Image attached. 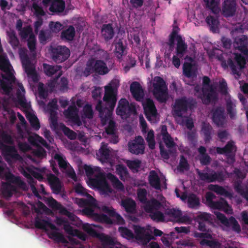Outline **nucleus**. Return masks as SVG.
Instances as JSON below:
<instances>
[{
  "label": "nucleus",
  "instance_id": "1",
  "mask_svg": "<svg viewBox=\"0 0 248 248\" xmlns=\"http://www.w3.org/2000/svg\"><path fill=\"white\" fill-rule=\"evenodd\" d=\"M153 86L154 97L159 103H166L169 99V93L168 87L163 79L160 77H155Z\"/></svg>",
  "mask_w": 248,
  "mask_h": 248
},
{
  "label": "nucleus",
  "instance_id": "2",
  "mask_svg": "<svg viewBox=\"0 0 248 248\" xmlns=\"http://www.w3.org/2000/svg\"><path fill=\"white\" fill-rule=\"evenodd\" d=\"M103 100L106 103V107H104L102 101H99L96 104L95 109L99 112V115L101 121L106 122L111 117L117 101L110 99L106 100L104 98H103Z\"/></svg>",
  "mask_w": 248,
  "mask_h": 248
},
{
  "label": "nucleus",
  "instance_id": "3",
  "mask_svg": "<svg viewBox=\"0 0 248 248\" xmlns=\"http://www.w3.org/2000/svg\"><path fill=\"white\" fill-rule=\"evenodd\" d=\"M207 169L209 170L208 172L205 170L202 171L197 169L196 171L200 179L208 183L215 182H221L225 179V174L222 171H215L214 170Z\"/></svg>",
  "mask_w": 248,
  "mask_h": 248
},
{
  "label": "nucleus",
  "instance_id": "4",
  "mask_svg": "<svg viewBox=\"0 0 248 248\" xmlns=\"http://www.w3.org/2000/svg\"><path fill=\"white\" fill-rule=\"evenodd\" d=\"M196 103L192 99L183 97L175 100L173 107V115L182 117L183 114L187 112L188 109H192Z\"/></svg>",
  "mask_w": 248,
  "mask_h": 248
},
{
  "label": "nucleus",
  "instance_id": "5",
  "mask_svg": "<svg viewBox=\"0 0 248 248\" xmlns=\"http://www.w3.org/2000/svg\"><path fill=\"white\" fill-rule=\"evenodd\" d=\"M83 228L84 231L90 235L98 238L101 242L104 248L108 246V248H122L114 247L115 242L111 236L104 233H98L95 230L92 228L89 224L84 225Z\"/></svg>",
  "mask_w": 248,
  "mask_h": 248
},
{
  "label": "nucleus",
  "instance_id": "6",
  "mask_svg": "<svg viewBox=\"0 0 248 248\" xmlns=\"http://www.w3.org/2000/svg\"><path fill=\"white\" fill-rule=\"evenodd\" d=\"M234 61L236 62V64H235L232 58H229L227 62L225 61L222 62V66L224 68H226L228 66H229L233 75L240 76V72L239 70H241L245 67L246 64V60L241 54L235 53Z\"/></svg>",
  "mask_w": 248,
  "mask_h": 248
},
{
  "label": "nucleus",
  "instance_id": "7",
  "mask_svg": "<svg viewBox=\"0 0 248 248\" xmlns=\"http://www.w3.org/2000/svg\"><path fill=\"white\" fill-rule=\"evenodd\" d=\"M215 198L216 196L213 193L208 192L206 193V201L212 208L223 211L227 214L232 213V210L231 207L224 199L220 198L217 201H214L213 199Z\"/></svg>",
  "mask_w": 248,
  "mask_h": 248
},
{
  "label": "nucleus",
  "instance_id": "8",
  "mask_svg": "<svg viewBox=\"0 0 248 248\" xmlns=\"http://www.w3.org/2000/svg\"><path fill=\"white\" fill-rule=\"evenodd\" d=\"M52 60L56 63H62L69 57L70 51L65 46H58L52 47L51 50Z\"/></svg>",
  "mask_w": 248,
  "mask_h": 248
},
{
  "label": "nucleus",
  "instance_id": "9",
  "mask_svg": "<svg viewBox=\"0 0 248 248\" xmlns=\"http://www.w3.org/2000/svg\"><path fill=\"white\" fill-rule=\"evenodd\" d=\"M136 111L135 106L133 104H130L126 98H121L118 102L116 113L118 115L127 118Z\"/></svg>",
  "mask_w": 248,
  "mask_h": 248
},
{
  "label": "nucleus",
  "instance_id": "10",
  "mask_svg": "<svg viewBox=\"0 0 248 248\" xmlns=\"http://www.w3.org/2000/svg\"><path fill=\"white\" fill-rule=\"evenodd\" d=\"M54 159L58 162L59 167L61 170L76 181L77 179L76 173L74 169L66 160L65 158L61 154H56L54 155Z\"/></svg>",
  "mask_w": 248,
  "mask_h": 248
},
{
  "label": "nucleus",
  "instance_id": "11",
  "mask_svg": "<svg viewBox=\"0 0 248 248\" xmlns=\"http://www.w3.org/2000/svg\"><path fill=\"white\" fill-rule=\"evenodd\" d=\"M90 181L93 186L96 187L104 193L107 194L111 192V189L103 174H97L94 178H91Z\"/></svg>",
  "mask_w": 248,
  "mask_h": 248
},
{
  "label": "nucleus",
  "instance_id": "12",
  "mask_svg": "<svg viewBox=\"0 0 248 248\" xmlns=\"http://www.w3.org/2000/svg\"><path fill=\"white\" fill-rule=\"evenodd\" d=\"M162 140L166 146L169 149V152L165 149L164 145L161 142L159 143V150L161 156L164 159H168L170 158L169 153H171L172 151L171 148L175 146V143L174 142L172 138L169 134H165L162 136Z\"/></svg>",
  "mask_w": 248,
  "mask_h": 248
},
{
  "label": "nucleus",
  "instance_id": "13",
  "mask_svg": "<svg viewBox=\"0 0 248 248\" xmlns=\"http://www.w3.org/2000/svg\"><path fill=\"white\" fill-rule=\"evenodd\" d=\"M143 108L147 119L151 123H155L158 113L153 101L150 99H148L143 105Z\"/></svg>",
  "mask_w": 248,
  "mask_h": 248
},
{
  "label": "nucleus",
  "instance_id": "14",
  "mask_svg": "<svg viewBox=\"0 0 248 248\" xmlns=\"http://www.w3.org/2000/svg\"><path fill=\"white\" fill-rule=\"evenodd\" d=\"M0 150L6 159L9 158L14 160H20L21 159V156L14 146L7 145L0 142Z\"/></svg>",
  "mask_w": 248,
  "mask_h": 248
},
{
  "label": "nucleus",
  "instance_id": "15",
  "mask_svg": "<svg viewBox=\"0 0 248 248\" xmlns=\"http://www.w3.org/2000/svg\"><path fill=\"white\" fill-rule=\"evenodd\" d=\"M119 86V81L114 79L109 85L105 87V92L103 98L106 100H117V88Z\"/></svg>",
  "mask_w": 248,
  "mask_h": 248
},
{
  "label": "nucleus",
  "instance_id": "16",
  "mask_svg": "<svg viewBox=\"0 0 248 248\" xmlns=\"http://www.w3.org/2000/svg\"><path fill=\"white\" fill-rule=\"evenodd\" d=\"M4 73L1 74L2 79L0 78V85L3 91L8 93L11 89L9 84L15 83L16 78L10 70Z\"/></svg>",
  "mask_w": 248,
  "mask_h": 248
},
{
  "label": "nucleus",
  "instance_id": "17",
  "mask_svg": "<svg viewBox=\"0 0 248 248\" xmlns=\"http://www.w3.org/2000/svg\"><path fill=\"white\" fill-rule=\"evenodd\" d=\"M48 204L50 207L58 210L61 214L66 216L70 220H75L76 217V215L73 213L69 211L66 207L62 205L53 198L49 199L48 201Z\"/></svg>",
  "mask_w": 248,
  "mask_h": 248
},
{
  "label": "nucleus",
  "instance_id": "18",
  "mask_svg": "<svg viewBox=\"0 0 248 248\" xmlns=\"http://www.w3.org/2000/svg\"><path fill=\"white\" fill-rule=\"evenodd\" d=\"M78 109L75 105H71L64 110L63 113L67 119L79 126L82 125V123L78 116Z\"/></svg>",
  "mask_w": 248,
  "mask_h": 248
},
{
  "label": "nucleus",
  "instance_id": "19",
  "mask_svg": "<svg viewBox=\"0 0 248 248\" xmlns=\"http://www.w3.org/2000/svg\"><path fill=\"white\" fill-rule=\"evenodd\" d=\"M43 69L45 73L48 76L50 77L55 74H58L56 79L55 78L54 81L49 83L48 85L50 87H54L56 80L62 75V66L58 65H52L46 63H44Z\"/></svg>",
  "mask_w": 248,
  "mask_h": 248
},
{
  "label": "nucleus",
  "instance_id": "20",
  "mask_svg": "<svg viewBox=\"0 0 248 248\" xmlns=\"http://www.w3.org/2000/svg\"><path fill=\"white\" fill-rule=\"evenodd\" d=\"M202 99L203 103L206 105L217 100V94L213 85H210V88H203Z\"/></svg>",
  "mask_w": 248,
  "mask_h": 248
},
{
  "label": "nucleus",
  "instance_id": "21",
  "mask_svg": "<svg viewBox=\"0 0 248 248\" xmlns=\"http://www.w3.org/2000/svg\"><path fill=\"white\" fill-rule=\"evenodd\" d=\"M236 0H224L222 5V14L225 17L233 16L236 12Z\"/></svg>",
  "mask_w": 248,
  "mask_h": 248
},
{
  "label": "nucleus",
  "instance_id": "22",
  "mask_svg": "<svg viewBox=\"0 0 248 248\" xmlns=\"http://www.w3.org/2000/svg\"><path fill=\"white\" fill-rule=\"evenodd\" d=\"M130 91L135 99L137 101H141L143 100L144 93L143 90L137 81L133 82L130 86Z\"/></svg>",
  "mask_w": 248,
  "mask_h": 248
},
{
  "label": "nucleus",
  "instance_id": "23",
  "mask_svg": "<svg viewBox=\"0 0 248 248\" xmlns=\"http://www.w3.org/2000/svg\"><path fill=\"white\" fill-rule=\"evenodd\" d=\"M47 179L53 193L56 194H59L62 189L60 179L52 173H49L47 175Z\"/></svg>",
  "mask_w": 248,
  "mask_h": 248
},
{
  "label": "nucleus",
  "instance_id": "24",
  "mask_svg": "<svg viewBox=\"0 0 248 248\" xmlns=\"http://www.w3.org/2000/svg\"><path fill=\"white\" fill-rule=\"evenodd\" d=\"M212 119L214 123L217 126H221L224 124L225 117L224 109L220 107H217L212 110Z\"/></svg>",
  "mask_w": 248,
  "mask_h": 248
},
{
  "label": "nucleus",
  "instance_id": "25",
  "mask_svg": "<svg viewBox=\"0 0 248 248\" xmlns=\"http://www.w3.org/2000/svg\"><path fill=\"white\" fill-rule=\"evenodd\" d=\"M65 8V3L63 0H54L49 8L50 12L53 15H61Z\"/></svg>",
  "mask_w": 248,
  "mask_h": 248
},
{
  "label": "nucleus",
  "instance_id": "26",
  "mask_svg": "<svg viewBox=\"0 0 248 248\" xmlns=\"http://www.w3.org/2000/svg\"><path fill=\"white\" fill-rule=\"evenodd\" d=\"M92 59L95 73L100 75H104L108 73L109 70L107 64L103 60H96L94 58H92Z\"/></svg>",
  "mask_w": 248,
  "mask_h": 248
},
{
  "label": "nucleus",
  "instance_id": "27",
  "mask_svg": "<svg viewBox=\"0 0 248 248\" xmlns=\"http://www.w3.org/2000/svg\"><path fill=\"white\" fill-rule=\"evenodd\" d=\"M233 46L242 53L248 48V37L242 35L237 36L234 39Z\"/></svg>",
  "mask_w": 248,
  "mask_h": 248
},
{
  "label": "nucleus",
  "instance_id": "28",
  "mask_svg": "<svg viewBox=\"0 0 248 248\" xmlns=\"http://www.w3.org/2000/svg\"><path fill=\"white\" fill-rule=\"evenodd\" d=\"M144 204V210L149 214L155 211L159 210L162 206V204L154 198L147 201Z\"/></svg>",
  "mask_w": 248,
  "mask_h": 248
},
{
  "label": "nucleus",
  "instance_id": "29",
  "mask_svg": "<svg viewBox=\"0 0 248 248\" xmlns=\"http://www.w3.org/2000/svg\"><path fill=\"white\" fill-rule=\"evenodd\" d=\"M101 33L105 41H108L112 39L114 35V31L112 24H103L101 27Z\"/></svg>",
  "mask_w": 248,
  "mask_h": 248
},
{
  "label": "nucleus",
  "instance_id": "30",
  "mask_svg": "<svg viewBox=\"0 0 248 248\" xmlns=\"http://www.w3.org/2000/svg\"><path fill=\"white\" fill-rule=\"evenodd\" d=\"M34 225L35 228L39 229L47 230V227H49L52 230L57 231L58 229L50 221L36 217L35 219Z\"/></svg>",
  "mask_w": 248,
  "mask_h": 248
},
{
  "label": "nucleus",
  "instance_id": "31",
  "mask_svg": "<svg viewBox=\"0 0 248 248\" xmlns=\"http://www.w3.org/2000/svg\"><path fill=\"white\" fill-rule=\"evenodd\" d=\"M187 50V45L181 36H177V42L176 44V53L177 56L182 58L186 53Z\"/></svg>",
  "mask_w": 248,
  "mask_h": 248
},
{
  "label": "nucleus",
  "instance_id": "32",
  "mask_svg": "<svg viewBox=\"0 0 248 248\" xmlns=\"http://www.w3.org/2000/svg\"><path fill=\"white\" fill-rule=\"evenodd\" d=\"M110 153V151L108 147V145L102 143L100 149L96 153V155L98 159L101 162H106L109 158Z\"/></svg>",
  "mask_w": 248,
  "mask_h": 248
},
{
  "label": "nucleus",
  "instance_id": "33",
  "mask_svg": "<svg viewBox=\"0 0 248 248\" xmlns=\"http://www.w3.org/2000/svg\"><path fill=\"white\" fill-rule=\"evenodd\" d=\"M16 190L15 186L8 183H3L1 187V192L2 196L5 199L11 198Z\"/></svg>",
  "mask_w": 248,
  "mask_h": 248
},
{
  "label": "nucleus",
  "instance_id": "34",
  "mask_svg": "<svg viewBox=\"0 0 248 248\" xmlns=\"http://www.w3.org/2000/svg\"><path fill=\"white\" fill-rule=\"evenodd\" d=\"M64 230L69 235L77 236L79 239L83 241H85L87 239V236L85 233L77 229H74L70 225H65Z\"/></svg>",
  "mask_w": 248,
  "mask_h": 248
},
{
  "label": "nucleus",
  "instance_id": "35",
  "mask_svg": "<svg viewBox=\"0 0 248 248\" xmlns=\"http://www.w3.org/2000/svg\"><path fill=\"white\" fill-rule=\"evenodd\" d=\"M148 180L152 187L157 190L160 189V180L157 172L155 170H152L150 171Z\"/></svg>",
  "mask_w": 248,
  "mask_h": 248
},
{
  "label": "nucleus",
  "instance_id": "36",
  "mask_svg": "<svg viewBox=\"0 0 248 248\" xmlns=\"http://www.w3.org/2000/svg\"><path fill=\"white\" fill-rule=\"evenodd\" d=\"M202 132L204 135V140L205 142H209L212 139L213 128L209 124L202 122Z\"/></svg>",
  "mask_w": 248,
  "mask_h": 248
},
{
  "label": "nucleus",
  "instance_id": "37",
  "mask_svg": "<svg viewBox=\"0 0 248 248\" xmlns=\"http://www.w3.org/2000/svg\"><path fill=\"white\" fill-rule=\"evenodd\" d=\"M75 34V28L73 26L70 25L66 29L62 31L61 37L62 40L71 41L73 40Z\"/></svg>",
  "mask_w": 248,
  "mask_h": 248
},
{
  "label": "nucleus",
  "instance_id": "38",
  "mask_svg": "<svg viewBox=\"0 0 248 248\" xmlns=\"http://www.w3.org/2000/svg\"><path fill=\"white\" fill-rule=\"evenodd\" d=\"M121 205L127 213H134L136 211V202L132 199L128 198L123 200Z\"/></svg>",
  "mask_w": 248,
  "mask_h": 248
},
{
  "label": "nucleus",
  "instance_id": "39",
  "mask_svg": "<svg viewBox=\"0 0 248 248\" xmlns=\"http://www.w3.org/2000/svg\"><path fill=\"white\" fill-rule=\"evenodd\" d=\"M187 206L191 209H197L200 205V199L196 195L191 193L188 195Z\"/></svg>",
  "mask_w": 248,
  "mask_h": 248
},
{
  "label": "nucleus",
  "instance_id": "40",
  "mask_svg": "<svg viewBox=\"0 0 248 248\" xmlns=\"http://www.w3.org/2000/svg\"><path fill=\"white\" fill-rule=\"evenodd\" d=\"M224 148L227 158L230 159L232 162L233 163L235 161L234 156L231 154L233 150H236V147L234 144V142L232 141L228 142Z\"/></svg>",
  "mask_w": 248,
  "mask_h": 248
},
{
  "label": "nucleus",
  "instance_id": "41",
  "mask_svg": "<svg viewBox=\"0 0 248 248\" xmlns=\"http://www.w3.org/2000/svg\"><path fill=\"white\" fill-rule=\"evenodd\" d=\"M206 22L210 26V30L214 33L216 32L218 28L219 21L218 19L213 16H209L206 17Z\"/></svg>",
  "mask_w": 248,
  "mask_h": 248
},
{
  "label": "nucleus",
  "instance_id": "42",
  "mask_svg": "<svg viewBox=\"0 0 248 248\" xmlns=\"http://www.w3.org/2000/svg\"><path fill=\"white\" fill-rule=\"evenodd\" d=\"M25 71L29 77H31L33 80L37 78V74L35 68L31 64L30 61L28 60L26 63L23 64Z\"/></svg>",
  "mask_w": 248,
  "mask_h": 248
},
{
  "label": "nucleus",
  "instance_id": "43",
  "mask_svg": "<svg viewBox=\"0 0 248 248\" xmlns=\"http://www.w3.org/2000/svg\"><path fill=\"white\" fill-rule=\"evenodd\" d=\"M129 151L135 155L143 154L144 153V146H140L135 143L129 142L128 144Z\"/></svg>",
  "mask_w": 248,
  "mask_h": 248
},
{
  "label": "nucleus",
  "instance_id": "44",
  "mask_svg": "<svg viewBox=\"0 0 248 248\" xmlns=\"http://www.w3.org/2000/svg\"><path fill=\"white\" fill-rule=\"evenodd\" d=\"M18 89L17 91V97L18 98V102L19 104L23 108H27V103L26 102V100L21 94V92H23V93H25V90L22 85V83L18 84Z\"/></svg>",
  "mask_w": 248,
  "mask_h": 248
},
{
  "label": "nucleus",
  "instance_id": "45",
  "mask_svg": "<svg viewBox=\"0 0 248 248\" xmlns=\"http://www.w3.org/2000/svg\"><path fill=\"white\" fill-rule=\"evenodd\" d=\"M114 53L117 58L120 59L124 54L126 46H124L121 39H119L115 44Z\"/></svg>",
  "mask_w": 248,
  "mask_h": 248
},
{
  "label": "nucleus",
  "instance_id": "46",
  "mask_svg": "<svg viewBox=\"0 0 248 248\" xmlns=\"http://www.w3.org/2000/svg\"><path fill=\"white\" fill-rule=\"evenodd\" d=\"M206 7L210 9L214 14H217L219 11L218 0H204Z\"/></svg>",
  "mask_w": 248,
  "mask_h": 248
},
{
  "label": "nucleus",
  "instance_id": "47",
  "mask_svg": "<svg viewBox=\"0 0 248 248\" xmlns=\"http://www.w3.org/2000/svg\"><path fill=\"white\" fill-rule=\"evenodd\" d=\"M116 173L120 176V178L124 181L127 177L128 172L126 167L124 165L119 164L116 167Z\"/></svg>",
  "mask_w": 248,
  "mask_h": 248
},
{
  "label": "nucleus",
  "instance_id": "48",
  "mask_svg": "<svg viewBox=\"0 0 248 248\" xmlns=\"http://www.w3.org/2000/svg\"><path fill=\"white\" fill-rule=\"evenodd\" d=\"M183 73L187 78H191L195 75V71L191 63L185 62L183 65Z\"/></svg>",
  "mask_w": 248,
  "mask_h": 248
},
{
  "label": "nucleus",
  "instance_id": "49",
  "mask_svg": "<svg viewBox=\"0 0 248 248\" xmlns=\"http://www.w3.org/2000/svg\"><path fill=\"white\" fill-rule=\"evenodd\" d=\"M150 217L156 222H161L165 221L164 214L159 210L155 211L149 214Z\"/></svg>",
  "mask_w": 248,
  "mask_h": 248
},
{
  "label": "nucleus",
  "instance_id": "50",
  "mask_svg": "<svg viewBox=\"0 0 248 248\" xmlns=\"http://www.w3.org/2000/svg\"><path fill=\"white\" fill-rule=\"evenodd\" d=\"M87 199H79V204L82 206H93L95 205V200L89 194L86 196Z\"/></svg>",
  "mask_w": 248,
  "mask_h": 248
},
{
  "label": "nucleus",
  "instance_id": "51",
  "mask_svg": "<svg viewBox=\"0 0 248 248\" xmlns=\"http://www.w3.org/2000/svg\"><path fill=\"white\" fill-rule=\"evenodd\" d=\"M31 127L35 130H38L40 128V124L37 117L34 114H31L27 117Z\"/></svg>",
  "mask_w": 248,
  "mask_h": 248
},
{
  "label": "nucleus",
  "instance_id": "52",
  "mask_svg": "<svg viewBox=\"0 0 248 248\" xmlns=\"http://www.w3.org/2000/svg\"><path fill=\"white\" fill-rule=\"evenodd\" d=\"M235 104L231 99H228L226 101V109L231 119H233L236 114V111L234 108Z\"/></svg>",
  "mask_w": 248,
  "mask_h": 248
},
{
  "label": "nucleus",
  "instance_id": "53",
  "mask_svg": "<svg viewBox=\"0 0 248 248\" xmlns=\"http://www.w3.org/2000/svg\"><path fill=\"white\" fill-rule=\"evenodd\" d=\"M211 215L206 212H200L195 218L196 222H210Z\"/></svg>",
  "mask_w": 248,
  "mask_h": 248
},
{
  "label": "nucleus",
  "instance_id": "54",
  "mask_svg": "<svg viewBox=\"0 0 248 248\" xmlns=\"http://www.w3.org/2000/svg\"><path fill=\"white\" fill-rule=\"evenodd\" d=\"M236 191L248 201V186H243L240 184H237L235 186Z\"/></svg>",
  "mask_w": 248,
  "mask_h": 248
},
{
  "label": "nucleus",
  "instance_id": "55",
  "mask_svg": "<svg viewBox=\"0 0 248 248\" xmlns=\"http://www.w3.org/2000/svg\"><path fill=\"white\" fill-rule=\"evenodd\" d=\"M177 169L180 171L184 170H188L189 169V165L187 162L186 158L184 155H181Z\"/></svg>",
  "mask_w": 248,
  "mask_h": 248
},
{
  "label": "nucleus",
  "instance_id": "56",
  "mask_svg": "<svg viewBox=\"0 0 248 248\" xmlns=\"http://www.w3.org/2000/svg\"><path fill=\"white\" fill-rule=\"evenodd\" d=\"M93 73H95V71L94 70L93 61L91 58L87 62L86 67L83 71V75L84 76L87 77Z\"/></svg>",
  "mask_w": 248,
  "mask_h": 248
},
{
  "label": "nucleus",
  "instance_id": "57",
  "mask_svg": "<svg viewBox=\"0 0 248 248\" xmlns=\"http://www.w3.org/2000/svg\"><path fill=\"white\" fill-rule=\"evenodd\" d=\"M180 36L177 33V31L175 30H173L169 35V42L167 43L168 45L169 46V50L172 51L175 45V40L177 41V36Z\"/></svg>",
  "mask_w": 248,
  "mask_h": 248
},
{
  "label": "nucleus",
  "instance_id": "58",
  "mask_svg": "<svg viewBox=\"0 0 248 248\" xmlns=\"http://www.w3.org/2000/svg\"><path fill=\"white\" fill-rule=\"evenodd\" d=\"M200 244L203 246H207L211 248H219L220 247V244L217 241L215 240L203 239L201 241Z\"/></svg>",
  "mask_w": 248,
  "mask_h": 248
},
{
  "label": "nucleus",
  "instance_id": "59",
  "mask_svg": "<svg viewBox=\"0 0 248 248\" xmlns=\"http://www.w3.org/2000/svg\"><path fill=\"white\" fill-rule=\"evenodd\" d=\"M52 237H50L53 238L55 241L58 243H62L66 244L68 243L67 240L65 238L64 235L60 232H53L51 233Z\"/></svg>",
  "mask_w": 248,
  "mask_h": 248
},
{
  "label": "nucleus",
  "instance_id": "60",
  "mask_svg": "<svg viewBox=\"0 0 248 248\" xmlns=\"http://www.w3.org/2000/svg\"><path fill=\"white\" fill-rule=\"evenodd\" d=\"M146 140L148 144V146L150 149H154L155 148V136H154V132L153 130H150L147 135V137L146 138Z\"/></svg>",
  "mask_w": 248,
  "mask_h": 248
},
{
  "label": "nucleus",
  "instance_id": "61",
  "mask_svg": "<svg viewBox=\"0 0 248 248\" xmlns=\"http://www.w3.org/2000/svg\"><path fill=\"white\" fill-rule=\"evenodd\" d=\"M28 47L31 52H35L36 49V40L35 35L32 33L27 40Z\"/></svg>",
  "mask_w": 248,
  "mask_h": 248
},
{
  "label": "nucleus",
  "instance_id": "62",
  "mask_svg": "<svg viewBox=\"0 0 248 248\" xmlns=\"http://www.w3.org/2000/svg\"><path fill=\"white\" fill-rule=\"evenodd\" d=\"M147 191L145 188H139L137 191L139 200L142 203H145L148 200L147 198Z\"/></svg>",
  "mask_w": 248,
  "mask_h": 248
},
{
  "label": "nucleus",
  "instance_id": "63",
  "mask_svg": "<svg viewBox=\"0 0 248 248\" xmlns=\"http://www.w3.org/2000/svg\"><path fill=\"white\" fill-rule=\"evenodd\" d=\"M165 214L169 216L170 217H174L177 220L182 215L181 210L174 208L168 209L166 211Z\"/></svg>",
  "mask_w": 248,
  "mask_h": 248
},
{
  "label": "nucleus",
  "instance_id": "64",
  "mask_svg": "<svg viewBox=\"0 0 248 248\" xmlns=\"http://www.w3.org/2000/svg\"><path fill=\"white\" fill-rule=\"evenodd\" d=\"M209 189L219 195H223L227 193L226 190L222 186L217 185H210Z\"/></svg>",
  "mask_w": 248,
  "mask_h": 248
}]
</instances>
